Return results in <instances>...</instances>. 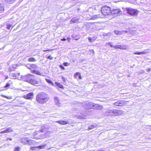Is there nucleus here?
I'll return each instance as SVG.
<instances>
[{
  "label": "nucleus",
  "instance_id": "f257e3e1",
  "mask_svg": "<svg viewBox=\"0 0 151 151\" xmlns=\"http://www.w3.org/2000/svg\"><path fill=\"white\" fill-rule=\"evenodd\" d=\"M50 99L49 95L46 93L41 92L36 96V101L39 103L43 104L46 103Z\"/></svg>",
  "mask_w": 151,
  "mask_h": 151
},
{
  "label": "nucleus",
  "instance_id": "f03ea898",
  "mask_svg": "<svg viewBox=\"0 0 151 151\" xmlns=\"http://www.w3.org/2000/svg\"><path fill=\"white\" fill-rule=\"evenodd\" d=\"M34 77L35 76L34 75L28 74L22 76V78L23 81H25L28 82L33 85H35L38 83V81L33 79Z\"/></svg>",
  "mask_w": 151,
  "mask_h": 151
},
{
  "label": "nucleus",
  "instance_id": "7ed1b4c3",
  "mask_svg": "<svg viewBox=\"0 0 151 151\" xmlns=\"http://www.w3.org/2000/svg\"><path fill=\"white\" fill-rule=\"evenodd\" d=\"M123 113V111L122 110H108L105 112L104 114L107 116H119Z\"/></svg>",
  "mask_w": 151,
  "mask_h": 151
},
{
  "label": "nucleus",
  "instance_id": "20e7f679",
  "mask_svg": "<svg viewBox=\"0 0 151 151\" xmlns=\"http://www.w3.org/2000/svg\"><path fill=\"white\" fill-rule=\"evenodd\" d=\"M102 13L104 15H108L111 14V11L110 8L109 6H103L101 9Z\"/></svg>",
  "mask_w": 151,
  "mask_h": 151
},
{
  "label": "nucleus",
  "instance_id": "39448f33",
  "mask_svg": "<svg viewBox=\"0 0 151 151\" xmlns=\"http://www.w3.org/2000/svg\"><path fill=\"white\" fill-rule=\"evenodd\" d=\"M126 10L127 13L132 16H137L139 13L138 10L132 8H127Z\"/></svg>",
  "mask_w": 151,
  "mask_h": 151
},
{
  "label": "nucleus",
  "instance_id": "423d86ee",
  "mask_svg": "<svg viewBox=\"0 0 151 151\" xmlns=\"http://www.w3.org/2000/svg\"><path fill=\"white\" fill-rule=\"evenodd\" d=\"M93 104V103L88 101H84L82 103V106L86 109L91 108Z\"/></svg>",
  "mask_w": 151,
  "mask_h": 151
},
{
  "label": "nucleus",
  "instance_id": "0eeeda50",
  "mask_svg": "<svg viewBox=\"0 0 151 151\" xmlns=\"http://www.w3.org/2000/svg\"><path fill=\"white\" fill-rule=\"evenodd\" d=\"M127 101L124 100L119 101L114 103V105L116 106H122L127 104Z\"/></svg>",
  "mask_w": 151,
  "mask_h": 151
},
{
  "label": "nucleus",
  "instance_id": "6e6552de",
  "mask_svg": "<svg viewBox=\"0 0 151 151\" xmlns=\"http://www.w3.org/2000/svg\"><path fill=\"white\" fill-rule=\"evenodd\" d=\"M122 14L121 11L119 9H113L111 10V14L114 16H117Z\"/></svg>",
  "mask_w": 151,
  "mask_h": 151
},
{
  "label": "nucleus",
  "instance_id": "1a4fd4ad",
  "mask_svg": "<svg viewBox=\"0 0 151 151\" xmlns=\"http://www.w3.org/2000/svg\"><path fill=\"white\" fill-rule=\"evenodd\" d=\"M34 96V93L33 92H30L26 95H24L23 97L24 98L27 99H31L33 98Z\"/></svg>",
  "mask_w": 151,
  "mask_h": 151
},
{
  "label": "nucleus",
  "instance_id": "9d476101",
  "mask_svg": "<svg viewBox=\"0 0 151 151\" xmlns=\"http://www.w3.org/2000/svg\"><path fill=\"white\" fill-rule=\"evenodd\" d=\"M13 131V130L12 129V128L11 127H9V128H7L1 131L0 132V134H3V133H9V132H12Z\"/></svg>",
  "mask_w": 151,
  "mask_h": 151
},
{
  "label": "nucleus",
  "instance_id": "9b49d317",
  "mask_svg": "<svg viewBox=\"0 0 151 151\" xmlns=\"http://www.w3.org/2000/svg\"><path fill=\"white\" fill-rule=\"evenodd\" d=\"M48 128V126L47 125H44L42 126L40 131L42 133L44 132L45 131L47 130Z\"/></svg>",
  "mask_w": 151,
  "mask_h": 151
},
{
  "label": "nucleus",
  "instance_id": "f8f14e48",
  "mask_svg": "<svg viewBox=\"0 0 151 151\" xmlns=\"http://www.w3.org/2000/svg\"><path fill=\"white\" fill-rule=\"evenodd\" d=\"M45 146V145H43L41 146H38L35 147H30V150H35V148H37L39 149L44 148Z\"/></svg>",
  "mask_w": 151,
  "mask_h": 151
},
{
  "label": "nucleus",
  "instance_id": "ddd939ff",
  "mask_svg": "<svg viewBox=\"0 0 151 151\" xmlns=\"http://www.w3.org/2000/svg\"><path fill=\"white\" fill-rule=\"evenodd\" d=\"M31 72L33 73H35L37 75H39L40 76H44L42 74L40 73V72L38 70H31Z\"/></svg>",
  "mask_w": 151,
  "mask_h": 151
},
{
  "label": "nucleus",
  "instance_id": "4468645a",
  "mask_svg": "<svg viewBox=\"0 0 151 151\" xmlns=\"http://www.w3.org/2000/svg\"><path fill=\"white\" fill-rule=\"evenodd\" d=\"M93 106L94 107L95 109H101L103 108V106H102L97 104H93Z\"/></svg>",
  "mask_w": 151,
  "mask_h": 151
},
{
  "label": "nucleus",
  "instance_id": "2eb2a0df",
  "mask_svg": "<svg viewBox=\"0 0 151 151\" xmlns=\"http://www.w3.org/2000/svg\"><path fill=\"white\" fill-rule=\"evenodd\" d=\"M54 100L56 105L59 106L60 104V100L58 97L55 96L54 98Z\"/></svg>",
  "mask_w": 151,
  "mask_h": 151
},
{
  "label": "nucleus",
  "instance_id": "dca6fc26",
  "mask_svg": "<svg viewBox=\"0 0 151 151\" xmlns=\"http://www.w3.org/2000/svg\"><path fill=\"white\" fill-rule=\"evenodd\" d=\"M79 20V19L77 17H75L72 18L71 19L72 23H74L77 22Z\"/></svg>",
  "mask_w": 151,
  "mask_h": 151
},
{
  "label": "nucleus",
  "instance_id": "f3484780",
  "mask_svg": "<svg viewBox=\"0 0 151 151\" xmlns=\"http://www.w3.org/2000/svg\"><path fill=\"white\" fill-rule=\"evenodd\" d=\"M100 17L99 15H95L92 16L90 19L92 20H95Z\"/></svg>",
  "mask_w": 151,
  "mask_h": 151
},
{
  "label": "nucleus",
  "instance_id": "a211bd4d",
  "mask_svg": "<svg viewBox=\"0 0 151 151\" xmlns=\"http://www.w3.org/2000/svg\"><path fill=\"white\" fill-rule=\"evenodd\" d=\"M97 126V124H91L88 127V129H92L93 128L96 127Z\"/></svg>",
  "mask_w": 151,
  "mask_h": 151
},
{
  "label": "nucleus",
  "instance_id": "6ab92c4d",
  "mask_svg": "<svg viewBox=\"0 0 151 151\" xmlns=\"http://www.w3.org/2000/svg\"><path fill=\"white\" fill-rule=\"evenodd\" d=\"M27 144H28V145H32L33 144H34V143L35 142V141L33 140H29L28 139V140H27Z\"/></svg>",
  "mask_w": 151,
  "mask_h": 151
},
{
  "label": "nucleus",
  "instance_id": "aec40b11",
  "mask_svg": "<svg viewBox=\"0 0 151 151\" xmlns=\"http://www.w3.org/2000/svg\"><path fill=\"white\" fill-rule=\"evenodd\" d=\"M30 67L31 68L34 69H36L38 68V66L36 65L35 64H32L30 66Z\"/></svg>",
  "mask_w": 151,
  "mask_h": 151
},
{
  "label": "nucleus",
  "instance_id": "412c9836",
  "mask_svg": "<svg viewBox=\"0 0 151 151\" xmlns=\"http://www.w3.org/2000/svg\"><path fill=\"white\" fill-rule=\"evenodd\" d=\"M147 53V52L143 51V52H134V54L140 55L145 54H146Z\"/></svg>",
  "mask_w": 151,
  "mask_h": 151
},
{
  "label": "nucleus",
  "instance_id": "4be33fe9",
  "mask_svg": "<svg viewBox=\"0 0 151 151\" xmlns=\"http://www.w3.org/2000/svg\"><path fill=\"white\" fill-rule=\"evenodd\" d=\"M57 122L63 125H65L67 124V122L63 120L59 121Z\"/></svg>",
  "mask_w": 151,
  "mask_h": 151
},
{
  "label": "nucleus",
  "instance_id": "5701e85b",
  "mask_svg": "<svg viewBox=\"0 0 151 151\" xmlns=\"http://www.w3.org/2000/svg\"><path fill=\"white\" fill-rule=\"evenodd\" d=\"M4 6L3 4H0V12L2 13L4 11Z\"/></svg>",
  "mask_w": 151,
  "mask_h": 151
},
{
  "label": "nucleus",
  "instance_id": "b1692460",
  "mask_svg": "<svg viewBox=\"0 0 151 151\" xmlns=\"http://www.w3.org/2000/svg\"><path fill=\"white\" fill-rule=\"evenodd\" d=\"M6 2L9 4H12L16 0H4Z\"/></svg>",
  "mask_w": 151,
  "mask_h": 151
},
{
  "label": "nucleus",
  "instance_id": "393cba45",
  "mask_svg": "<svg viewBox=\"0 0 151 151\" xmlns=\"http://www.w3.org/2000/svg\"><path fill=\"white\" fill-rule=\"evenodd\" d=\"M55 83L59 87L62 88H63V85L61 84L60 83L57 82H56Z\"/></svg>",
  "mask_w": 151,
  "mask_h": 151
},
{
  "label": "nucleus",
  "instance_id": "a878e982",
  "mask_svg": "<svg viewBox=\"0 0 151 151\" xmlns=\"http://www.w3.org/2000/svg\"><path fill=\"white\" fill-rule=\"evenodd\" d=\"M28 61L29 62H35L36 61L35 59L33 58H29Z\"/></svg>",
  "mask_w": 151,
  "mask_h": 151
},
{
  "label": "nucleus",
  "instance_id": "bb28decb",
  "mask_svg": "<svg viewBox=\"0 0 151 151\" xmlns=\"http://www.w3.org/2000/svg\"><path fill=\"white\" fill-rule=\"evenodd\" d=\"M28 140V139L27 138H23V139H22V142L24 143H25V144H27V140Z\"/></svg>",
  "mask_w": 151,
  "mask_h": 151
},
{
  "label": "nucleus",
  "instance_id": "cd10ccee",
  "mask_svg": "<svg viewBox=\"0 0 151 151\" xmlns=\"http://www.w3.org/2000/svg\"><path fill=\"white\" fill-rule=\"evenodd\" d=\"M45 80L47 83H48L50 84H52V85H53V83H52V82L51 80H50L46 78Z\"/></svg>",
  "mask_w": 151,
  "mask_h": 151
},
{
  "label": "nucleus",
  "instance_id": "c85d7f7f",
  "mask_svg": "<svg viewBox=\"0 0 151 151\" xmlns=\"http://www.w3.org/2000/svg\"><path fill=\"white\" fill-rule=\"evenodd\" d=\"M111 42H108V43H106V45H109L110 46V47H114V45L111 44Z\"/></svg>",
  "mask_w": 151,
  "mask_h": 151
},
{
  "label": "nucleus",
  "instance_id": "c756f323",
  "mask_svg": "<svg viewBox=\"0 0 151 151\" xmlns=\"http://www.w3.org/2000/svg\"><path fill=\"white\" fill-rule=\"evenodd\" d=\"M10 76L13 78H15L16 77V76L15 74L12 73L10 74Z\"/></svg>",
  "mask_w": 151,
  "mask_h": 151
},
{
  "label": "nucleus",
  "instance_id": "7c9ffc66",
  "mask_svg": "<svg viewBox=\"0 0 151 151\" xmlns=\"http://www.w3.org/2000/svg\"><path fill=\"white\" fill-rule=\"evenodd\" d=\"M121 46L120 45H115L114 46V48L115 49H117V48H119L123 49V48H120L119 47H121Z\"/></svg>",
  "mask_w": 151,
  "mask_h": 151
},
{
  "label": "nucleus",
  "instance_id": "2f4dec72",
  "mask_svg": "<svg viewBox=\"0 0 151 151\" xmlns=\"http://www.w3.org/2000/svg\"><path fill=\"white\" fill-rule=\"evenodd\" d=\"M77 75H78V77H79V78L80 79H81V77L80 75V73H76L75 74V76H76Z\"/></svg>",
  "mask_w": 151,
  "mask_h": 151
},
{
  "label": "nucleus",
  "instance_id": "473e14b6",
  "mask_svg": "<svg viewBox=\"0 0 151 151\" xmlns=\"http://www.w3.org/2000/svg\"><path fill=\"white\" fill-rule=\"evenodd\" d=\"M12 27V25H11V24H8L7 25V28L8 29H10Z\"/></svg>",
  "mask_w": 151,
  "mask_h": 151
},
{
  "label": "nucleus",
  "instance_id": "72a5a7b5",
  "mask_svg": "<svg viewBox=\"0 0 151 151\" xmlns=\"http://www.w3.org/2000/svg\"><path fill=\"white\" fill-rule=\"evenodd\" d=\"M115 33L117 35H120V32L118 31L115 30L114 31Z\"/></svg>",
  "mask_w": 151,
  "mask_h": 151
},
{
  "label": "nucleus",
  "instance_id": "f704fd0d",
  "mask_svg": "<svg viewBox=\"0 0 151 151\" xmlns=\"http://www.w3.org/2000/svg\"><path fill=\"white\" fill-rule=\"evenodd\" d=\"M10 86V84L8 83H6V85L4 86L5 88L9 87Z\"/></svg>",
  "mask_w": 151,
  "mask_h": 151
},
{
  "label": "nucleus",
  "instance_id": "c9c22d12",
  "mask_svg": "<svg viewBox=\"0 0 151 151\" xmlns=\"http://www.w3.org/2000/svg\"><path fill=\"white\" fill-rule=\"evenodd\" d=\"M89 51L90 52L92 53L93 55L94 54V52L93 50H90Z\"/></svg>",
  "mask_w": 151,
  "mask_h": 151
},
{
  "label": "nucleus",
  "instance_id": "e433bc0d",
  "mask_svg": "<svg viewBox=\"0 0 151 151\" xmlns=\"http://www.w3.org/2000/svg\"><path fill=\"white\" fill-rule=\"evenodd\" d=\"M88 39L90 42H93V41H91V40H92L91 38V37H88Z\"/></svg>",
  "mask_w": 151,
  "mask_h": 151
},
{
  "label": "nucleus",
  "instance_id": "4c0bfd02",
  "mask_svg": "<svg viewBox=\"0 0 151 151\" xmlns=\"http://www.w3.org/2000/svg\"><path fill=\"white\" fill-rule=\"evenodd\" d=\"M96 38H97L96 37H93L92 38V39L93 40V41L95 40Z\"/></svg>",
  "mask_w": 151,
  "mask_h": 151
},
{
  "label": "nucleus",
  "instance_id": "58836bf2",
  "mask_svg": "<svg viewBox=\"0 0 151 151\" xmlns=\"http://www.w3.org/2000/svg\"><path fill=\"white\" fill-rule=\"evenodd\" d=\"M63 65L65 66H67L68 65V63L66 62H65L63 63Z\"/></svg>",
  "mask_w": 151,
  "mask_h": 151
},
{
  "label": "nucleus",
  "instance_id": "ea45409f",
  "mask_svg": "<svg viewBox=\"0 0 151 151\" xmlns=\"http://www.w3.org/2000/svg\"><path fill=\"white\" fill-rule=\"evenodd\" d=\"M19 150V147H17L15 148V151H18Z\"/></svg>",
  "mask_w": 151,
  "mask_h": 151
},
{
  "label": "nucleus",
  "instance_id": "a19ab883",
  "mask_svg": "<svg viewBox=\"0 0 151 151\" xmlns=\"http://www.w3.org/2000/svg\"><path fill=\"white\" fill-rule=\"evenodd\" d=\"M47 58L50 59V60H52V57L50 55H49L48 57H47Z\"/></svg>",
  "mask_w": 151,
  "mask_h": 151
},
{
  "label": "nucleus",
  "instance_id": "79ce46f5",
  "mask_svg": "<svg viewBox=\"0 0 151 151\" xmlns=\"http://www.w3.org/2000/svg\"><path fill=\"white\" fill-rule=\"evenodd\" d=\"M61 78L63 81L64 82L65 81V79L63 76H62Z\"/></svg>",
  "mask_w": 151,
  "mask_h": 151
},
{
  "label": "nucleus",
  "instance_id": "37998d69",
  "mask_svg": "<svg viewBox=\"0 0 151 151\" xmlns=\"http://www.w3.org/2000/svg\"><path fill=\"white\" fill-rule=\"evenodd\" d=\"M61 40L62 41H65L66 40V39L65 38H63V39H62Z\"/></svg>",
  "mask_w": 151,
  "mask_h": 151
},
{
  "label": "nucleus",
  "instance_id": "c03bdc74",
  "mask_svg": "<svg viewBox=\"0 0 151 151\" xmlns=\"http://www.w3.org/2000/svg\"><path fill=\"white\" fill-rule=\"evenodd\" d=\"M12 140V138H7V139H6V140Z\"/></svg>",
  "mask_w": 151,
  "mask_h": 151
},
{
  "label": "nucleus",
  "instance_id": "a18cd8bd",
  "mask_svg": "<svg viewBox=\"0 0 151 151\" xmlns=\"http://www.w3.org/2000/svg\"><path fill=\"white\" fill-rule=\"evenodd\" d=\"M68 42H70V38H68L67 39Z\"/></svg>",
  "mask_w": 151,
  "mask_h": 151
},
{
  "label": "nucleus",
  "instance_id": "49530a36",
  "mask_svg": "<svg viewBox=\"0 0 151 151\" xmlns=\"http://www.w3.org/2000/svg\"><path fill=\"white\" fill-rule=\"evenodd\" d=\"M147 70L148 72H149L151 68H148V69H147Z\"/></svg>",
  "mask_w": 151,
  "mask_h": 151
},
{
  "label": "nucleus",
  "instance_id": "de8ad7c7",
  "mask_svg": "<svg viewBox=\"0 0 151 151\" xmlns=\"http://www.w3.org/2000/svg\"><path fill=\"white\" fill-rule=\"evenodd\" d=\"M43 50V51L44 52H46L47 51H48V50Z\"/></svg>",
  "mask_w": 151,
  "mask_h": 151
},
{
  "label": "nucleus",
  "instance_id": "09e8293b",
  "mask_svg": "<svg viewBox=\"0 0 151 151\" xmlns=\"http://www.w3.org/2000/svg\"><path fill=\"white\" fill-rule=\"evenodd\" d=\"M28 68L29 69H31V68H30V67L29 68V67H28Z\"/></svg>",
  "mask_w": 151,
  "mask_h": 151
},
{
  "label": "nucleus",
  "instance_id": "8fccbe9b",
  "mask_svg": "<svg viewBox=\"0 0 151 151\" xmlns=\"http://www.w3.org/2000/svg\"><path fill=\"white\" fill-rule=\"evenodd\" d=\"M22 104H24V103H22Z\"/></svg>",
  "mask_w": 151,
  "mask_h": 151
},
{
  "label": "nucleus",
  "instance_id": "3c124183",
  "mask_svg": "<svg viewBox=\"0 0 151 151\" xmlns=\"http://www.w3.org/2000/svg\"><path fill=\"white\" fill-rule=\"evenodd\" d=\"M48 132H47L46 133H47Z\"/></svg>",
  "mask_w": 151,
  "mask_h": 151
},
{
  "label": "nucleus",
  "instance_id": "603ef678",
  "mask_svg": "<svg viewBox=\"0 0 151 151\" xmlns=\"http://www.w3.org/2000/svg\"><path fill=\"white\" fill-rule=\"evenodd\" d=\"M149 126H150V127L151 126V125H150Z\"/></svg>",
  "mask_w": 151,
  "mask_h": 151
}]
</instances>
